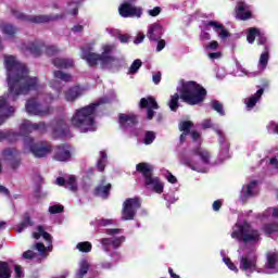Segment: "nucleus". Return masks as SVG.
I'll return each mask as SVG.
<instances>
[{
    "label": "nucleus",
    "instance_id": "8fccbe9b",
    "mask_svg": "<svg viewBox=\"0 0 278 278\" xmlns=\"http://www.w3.org/2000/svg\"><path fill=\"white\" fill-rule=\"evenodd\" d=\"M260 34V29L257 28H250L248 30L247 40L250 45H253L255 42V37Z\"/></svg>",
    "mask_w": 278,
    "mask_h": 278
},
{
    "label": "nucleus",
    "instance_id": "39448f33",
    "mask_svg": "<svg viewBox=\"0 0 278 278\" xmlns=\"http://www.w3.org/2000/svg\"><path fill=\"white\" fill-rule=\"evenodd\" d=\"M207 90L197 81H181L180 99L188 105H199L205 101Z\"/></svg>",
    "mask_w": 278,
    "mask_h": 278
},
{
    "label": "nucleus",
    "instance_id": "e433bc0d",
    "mask_svg": "<svg viewBox=\"0 0 278 278\" xmlns=\"http://www.w3.org/2000/svg\"><path fill=\"white\" fill-rule=\"evenodd\" d=\"M192 127V122H181L179 124V129L182 131L180 135V142H184L186 140V136L190 134V128Z\"/></svg>",
    "mask_w": 278,
    "mask_h": 278
},
{
    "label": "nucleus",
    "instance_id": "20e7f679",
    "mask_svg": "<svg viewBox=\"0 0 278 278\" xmlns=\"http://www.w3.org/2000/svg\"><path fill=\"white\" fill-rule=\"evenodd\" d=\"M211 163L212 154L202 147H197L190 153L180 156V164L188 166V168L195 170V173H207Z\"/></svg>",
    "mask_w": 278,
    "mask_h": 278
},
{
    "label": "nucleus",
    "instance_id": "a19ab883",
    "mask_svg": "<svg viewBox=\"0 0 278 278\" xmlns=\"http://www.w3.org/2000/svg\"><path fill=\"white\" fill-rule=\"evenodd\" d=\"M1 31L4 34V36H8L9 38H12L14 34H16V28L12 26L11 24H4L1 26Z\"/></svg>",
    "mask_w": 278,
    "mask_h": 278
},
{
    "label": "nucleus",
    "instance_id": "0e129e2a",
    "mask_svg": "<svg viewBox=\"0 0 278 278\" xmlns=\"http://www.w3.org/2000/svg\"><path fill=\"white\" fill-rule=\"evenodd\" d=\"M165 201H168L169 203H175L179 200V198H175L173 194L166 193L164 194Z\"/></svg>",
    "mask_w": 278,
    "mask_h": 278
},
{
    "label": "nucleus",
    "instance_id": "a211bd4d",
    "mask_svg": "<svg viewBox=\"0 0 278 278\" xmlns=\"http://www.w3.org/2000/svg\"><path fill=\"white\" fill-rule=\"evenodd\" d=\"M118 13L123 18H140L142 9L134 5L131 2H124L118 8Z\"/></svg>",
    "mask_w": 278,
    "mask_h": 278
},
{
    "label": "nucleus",
    "instance_id": "49530a36",
    "mask_svg": "<svg viewBox=\"0 0 278 278\" xmlns=\"http://www.w3.org/2000/svg\"><path fill=\"white\" fill-rule=\"evenodd\" d=\"M140 66H142V61L140 59L135 60L128 70V75H136L140 71Z\"/></svg>",
    "mask_w": 278,
    "mask_h": 278
},
{
    "label": "nucleus",
    "instance_id": "4c0bfd02",
    "mask_svg": "<svg viewBox=\"0 0 278 278\" xmlns=\"http://www.w3.org/2000/svg\"><path fill=\"white\" fill-rule=\"evenodd\" d=\"M105 164H108V153L105 151H100L97 162V168L98 170H100V173H103V170H105Z\"/></svg>",
    "mask_w": 278,
    "mask_h": 278
},
{
    "label": "nucleus",
    "instance_id": "37998d69",
    "mask_svg": "<svg viewBox=\"0 0 278 278\" xmlns=\"http://www.w3.org/2000/svg\"><path fill=\"white\" fill-rule=\"evenodd\" d=\"M106 31H109V34L111 36H117L118 40L123 43L126 45V42H129V36L128 35H121L118 34V30L116 29H110L108 28Z\"/></svg>",
    "mask_w": 278,
    "mask_h": 278
},
{
    "label": "nucleus",
    "instance_id": "ea45409f",
    "mask_svg": "<svg viewBox=\"0 0 278 278\" xmlns=\"http://www.w3.org/2000/svg\"><path fill=\"white\" fill-rule=\"evenodd\" d=\"M79 5H81L80 1H72L67 4V12L72 14V16H77L79 12Z\"/></svg>",
    "mask_w": 278,
    "mask_h": 278
},
{
    "label": "nucleus",
    "instance_id": "3c124183",
    "mask_svg": "<svg viewBox=\"0 0 278 278\" xmlns=\"http://www.w3.org/2000/svg\"><path fill=\"white\" fill-rule=\"evenodd\" d=\"M236 66L239 72H237L235 75L237 77H242L244 75H248V77H252V75H255V73H249L247 68L242 67L239 62H236Z\"/></svg>",
    "mask_w": 278,
    "mask_h": 278
},
{
    "label": "nucleus",
    "instance_id": "5701e85b",
    "mask_svg": "<svg viewBox=\"0 0 278 278\" xmlns=\"http://www.w3.org/2000/svg\"><path fill=\"white\" fill-rule=\"evenodd\" d=\"M73 157V148L68 144H62L54 150V160L56 162H70Z\"/></svg>",
    "mask_w": 278,
    "mask_h": 278
},
{
    "label": "nucleus",
    "instance_id": "7c9ffc66",
    "mask_svg": "<svg viewBox=\"0 0 278 278\" xmlns=\"http://www.w3.org/2000/svg\"><path fill=\"white\" fill-rule=\"evenodd\" d=\"M52 64L56 67V68H73V66H75V61H73V59H68V58H55L52 61Z\"/></svg>",
    "mask_w": 278,
    "mask_h": 278
},
{
    "label": "nucleus",
    "instance_id": "680f3d73",
    "mask_svg": "<svg viewBox=\"0 0 278 278\" xmlns=\"http://www.w3.org/2000/svg\"><path fill=\"white\" fill-rule=\"evenodd\" d=\"M257 45H266V36L258 30L257 34Z\"/></svg>",
    "mask_w": 278,
    "mask_h": 278
},
{
    "label": "nucleus",
    "instance_id": "f8f14e48",
    "mask_svg": "<svg viewBox=\"0 0 278 278\" xmlns=\"http://www.w3.org/2000/svg\"><path fill=\"white\" fill-rule=\"evenodd\" d=\"M22 50L24 53H30V55H34V58H38L45 51L47 55H55V53H59V49L55 46H46L42 43V41H33L28 43H24L22 46Z\"/></svg>",
    "mask_w": 278,
    "mask_h": 278
},
{
    "label": "nucleus",
    "instance_id": "dca6fc26",
    "mask_svg": "<svg viewBox=\"0 0 278 278\" xmlns=\"http://www.w3.org/2000/svg\"><path fill=\"white\" fill-rule=\"evenodd\" d=\"M138 210H140V200L138 198L127 199L123 203L122 220H134Z\"/></svg>",
    "mask_w": 278,
    "mask_h": 278
},
{
    "label": "nucleus",
    "instance_id": "aec40b11",
    "mask_svg": "<svg viewBox=\"0 0 278 278\" xmlns=\"http://www.w3.org/2000/svg\"><path fill=\"white\" fill-rule=\"evenodd\" d=\"M278 218V207H269L263 213V218ZM263 231L267 233V236H273L276 233L278 236V223L266 224L263 227Z\"/></svg>",
    "mask_w": 278,
    "mask_h": 278
},
{
    "label": "nucleus",
    "instance_id": "e2e57ef3",
    "mask_svg": "<svg viewBox=\"0 0 278 278\" xmlns=\"http://www.w3.org/2000/svg\"><path fill=\"white\" fill-rule=\"evenodd\" d=\"M152 81L157 86V84H160V81H162V73L157 72V73L153 74Z\"/></svg>",
    "mask_w": 278,
    "mask_h": 278
},
{
    "label": "nucleus",
    "instance_id": "a18cd8bd",
    "mask_svg": "<svg viewBox=\"0 0 278 278\" xmlns=\"http://www.w3.org/2000/svg\"><path fill=\"white\" fill-rule=\"evenodd\" d=\"M168 105L172 112H177V108H179V93H175L170 97Z\"/></svg>",
    "mask_w": 278,
    "mask_h": 278
},
{
    "label": "nucleus",
    "instance_id": "0eeeda50",
    "mask_svg": "<svg viewBox=\"0 0 278 278\" xmlns=\"http://www.w3.org/2000/svg\"><path fill=\"white\" fill-rule=\"evenodd\" d=\"M121 229H109L106 233L112 236L110 238H102L100 243L102 250L113 262H118L121 260V252L116 251L123 242H125V236L121 235Z\"/></svg>",
    "mask_w": 278,
    "mask_h": 278
},
{
    "label": "nucleus",
    "instance_id": "c85d7f7f",
    "mask_svg": "<svg viewBox=\"0 0 278 278\" xmlns=\"http://www.w3.org/2000/svg\"><path fill=\"white\" fill-rule=\"evenodd\" d=\"M262 94H264L263 88L258 89L255 93L245 98L244 103L248 112H251V110H253V108H255V105L260 103V100L262 99Z\"/></svg>",
    "mask_w": 278,
    "mask_h": 278
},
{
    "label": "nucleus",
    "instance_id": "58836bf2",
    "mask_svg": "<svg viewBox=\"0 0 278 278\" xmlns=\"http://www.w3.org/2000/svg\"><path fill=\"white\" fill-rule=\"evenodd\" d=\"M220 255H222L224 264H226V266H227V268H229V270H232V273H239V269L236 266V264H233V262H231V258L227 257V252H225V250L220 251Z\"/></svg>",
    "mask_w": 278,
    "mask_h": 278
},
{
    "label": "nucleus",
    "instance_id": "c756f323",
    "mask_svg": "<svg viewBox=\"0 0 278 278\" xmlns=\"http://www.w3.org/2000/svg\"><path fill=\"white\" fill-rule=\"evenodd\" d=\"M56 185L58 186H64L67 188V190H71L72 192H76L77 190V178L75 176H70L66 179L59 177L56 178Z\"/></svg>",
    "mask_w": 278,
    "mask_h": 278
},
{
    "label": "nucleus",
    "instance_id": "69168bd1",
    "mask_svg": "<svg viewBox=\"0 0 278 278\" xmlns=\"http://www.w3.org/2000/svg\"><path fill=\"white\" fill-rule=\"evenodd\" d=\"M206 49H210L211 51H216L218 49V41H211L207 46Z\"/></svg>",
    "mask_w": 278,
    "mask_h": 278
},
{
    "label": "nucleus",
    "instance_id": "72a5a7b5",
    "mask_svg": "<svg viewBox=\"0 0 278 278\" xmlns=\"http://www.w3.org/2000/svg\"><path fill=\"white\" fill-rule=\"evenodd\" d=\"M270 54L268 53V47H265V51L261 54L258 60V71H266Z\"/></svg>",
    "mask_w": 278,
    "mask_h": 278
},
{
    "label": "nucleus",
    "instance_id": "423d86ee",
    "mask_svg": "<svg viewBox=\"0 0 278 278\" xmlns=\"http://www.w3.org/2000/svg\"><path fill=\"white\" fill-rule=\"evenodd\" d=\"M230 236L233 240H237V242H244V244H255L261 240L260 231L251 227V224L244 220H238L235 224Z\"/></svg>",
    "mask_w": 278,
    "mask_h": 278
},
{
    "label": "nucleus",
    "instance_id": "338daca9",
    "mask_svg": "<svg viewBox=\"0 0 278 278\" xmlns=\"http://www.w3.org/2000/svg\"><path fill=\"white\" fill-rule=\"evenodd\" d=\"M223 207V200H217L213 202V210L214 212H218Z\"/></svg>",
    "mask_w": 278,
    "mask_h": 278
},
{
    "label": "nucleus",
    "instance_id": "6ab92c4d",
    "mask_svg": "<svg viewBox=\"0 0 278 278\" xmlns=\"http://www.w3.org/2000/svg\"><path fill=\"white\" fill-rule=\"evenodd\" d=\"M119 125L125 131L134 134V136H139V132L136 131V125H138V118L134 114H121L119 115Z\"/></svg>",
    "mask_w": 278,
    "mask_h": 278
},
{
    "label": "nucleus",
    "instance_id": "ddd939ff",
    "mask_svg": "<svg viewBox=\"0 0 278 278\" xmlns=\"http://www.w3.org/2000/svg\"><path fill=\"white\" fill-rule=\"evenodd\" d=\"M202 127L203 129H210L212 127V129L215 130V132L218 136V140H219V144H220V153H219V157L220 160H228L229 157V143L226 142L225 140V132H223V130L220 129V126L216 125V124H212V119H204L202 122Z\"/></svg>",
    "mask_w": 278,
    "mask_h": 278
},
{
    "label": "nucleus",
    "instance_id": "4468645a",
    "mask_svg": "<svg viewBox=\"0 0 278 278\" xmlns=\"http://www.w3.org/2000/svg\"><path fill=\"white\" fill-rule=\"evenodd\" d=\"M12 14L15 18L20 21H26V23H50V21H60V18L64 17V14H56V15H25L21 13V11L12 10Z\"/></svg>",
    "mask_w": 278,
    "mask_h": 278
},
{
    "label": "nucleus",
    "instance_id": "4d7b16f0",
    "mask_svg": "<svg viewBox=\"0 0 278 278\" xmlns=\"http://www.w3.org/2000/svg\"><path fill=\"white\" fill-rule=\"evenodd\" d=\"M164 177L169 184H177V177H175L170 172L165 170Z\"/></svg>",
    "mask_w": 278,
    "mask_h": 278
},
{
    "label": "nucleus",
    "instance_id": "6e6d98bb",
    "mask_svg": "<svg viewBox=\"0 0 278 278\" xmlns=\"http://www.w3.org/2000/svg\"><path fill=\"white\" fill-rule=\"evenodd\" d=\"M97 225L98 227H108L110 225H114V220L101 218V219H97Z\"/></svg>",
    "mask_w": 278,
    "mask_h": 278
},
{
    "label": "nucleus",
    "instance_id": "2eb2a0df",
    "mask_svg": "<svg viewBox=\"0 0 278 278\" xmlns=\"http://www.w3.org/2000/svg\"><path fill=\"white\" fill-rule=\"evenodd\" d=\"M33 238H35V240H39L40 238H43V240H46L47 245L39 242L36 243L35 248L38 250L40 257H47V251H51L53 242L51 239V235L45 231V228H42V226H38L36 231L33 232Z\"/></svg>",
    "mask_w": 278,
    "mask_h": 278
},
{
    "label": "nucleus",
    "instance_id": "2f4dec72",
    "mask_svg": "<svg viewBox=\"0 0 278 278\" xmlns=\"http://www.w3.org/2000/svg\"><path fill=\"white\" fill-rule=\"evenodd\" d=\"M54 132L58 136H68V124H66V119L62 118L56 122Z\"/></svg>",
    "mask_w": 278,
    "mask_h": 278
},
{
    "label": "nucleus",
    "instance_id": "bb28decb",
    "mask_svg": "<svg viewBox=\"0 0 278 278\" xmlns=\"http://www.w3.org/2000/svg\"><path fill=\"white\" fill-rule=\"evenodd\" d=\"M206 27H212V29H214L220 40H227V38H229L230 36L229 30L226 29L223 24L216 21H210L208 23H206Z\"/></svg>",
    "mask_w": 278,
    "mask_h": 278
},
{
    "label": "nucleus",
    "instance_id": "09e8293b",
    "mask_svg": "<svg viewBox=\"0 0 278 278\" xmlns=\"http://www.w3.org/2000/svg\"><path fill=\"white\" fill-rule=\"evenodd\" d=\"M29 226H31V220L29 219V216H25L23 222L17 226V233H23Z\"/></svg>",
    "mask_w": 278,
    "mask_h": 278
},
{
    "label": "nucleus",
    "instance_id": "f3484780",
    "mask_svg": "<svg viewBox=\"0 0 278 278\" xmlns=\"http://www.w3.org/2000/svg\"><path fill=\"white\" fill-rule=\"evenodd\" d=\"M26 112L33 116H47L51 114V106H42L36 98H33L26 102Z\"/></svg>",
    "mask_w": 278,
    "mask_h": 278
},
{
    "label": "nucleus",
    "instance_id": "4be33fe9",
    "mask_svg": "<svg viewBox=\"0 0 278 278\" xmlns=\"http://www.w3.org/2000/svg\"><path fill=\"white\" fill-rule=\"evenodd\" d=\"M262 270L263 275H275L278 273V252L267 253V261Z\"/></svg>",
    "mask_w": 278,
    "mask_h": 278
},
{
    "label": "nucleus",
    "instance_id": "1a4fd4ad",
    "mask_svg": "<svg viewBox=\"0 0 278 278\" xmlns=\"http://www.w3.org/2000/svg\"><path fill=\"white\" fill-rule=\"evenodd\" d=\"M239 268L244 273L245 277H251L253 273L263 274L261 267L257 266V255L253 251L239 250Z\"/></svg>",
    "mask_w": 278,
    "mask_h": 278
},
{
    "label": "nucleus",
    "instance_id": "cd10ccee",
    "mask_svg": "<svg viewBox=\"0 0 278 278\" xmlns=\"http://www.w3.org/2000/svg\"><path fill=\"white\" fill-rule=\"evenodd\" d=\"M163 34L164 28H162V25L154 23L148 27L147 37L149 38V40L157 41L160 40V38H162Z\"/></svg>",
    "mask_w": 278,
    "mask_h": 278
},
{
    "label": "nucleus",
    "instance_id": "79ce46f5",
    "mask_svg": "<svg viewBox=\"0 0 278 278\" xmlns=\"http://www.w3.org/2000/svg\"><path fill=\"white\" fill-rule=\"evenodd\" d=\"M76 249L80 251V253H90V251H92V243L88 241L79 242L77 243Z\"/></svg>",
    "mask_w": 278,
    "mask_h": 278
},
{
    "label": "nucleus",
    "instance_id": "f257e3e1",
    "mask_svg": "<svg viewBox=\"0 0 278 278\" xmlns=\"http://www.w3.org/2000/svg\"><path fill=\"white\" fill-rule=\"evenodd\" d=\"M4 66L7 68L9 94L0 97V127L4 125L8 118H12L16 112V108L10 104V101H16L21 94H27L31 90H40L38 78L29 76L27 66L13 55L4 56ZM47 124L43 122L31 123L24 119L20 125V132L14 130H0V142H16L18 136H27L31 131H45Z\"/></svg>",
    "mask_w": 278,
    "mask_h": 278
},
{
    "label": "nucleus",
    "instance_id": "5fc2aeb1",
    "mask_svg": "<svg viewBox=\"0 0 278 278\" xmlns=\"http://www.w3.org/2000/svg\"><path fill=\"white\" fill-rule=\"evenodd\" d=\"M268 134H277L278 136V123L277 122H269L267 125Z\"/></svg>",
    "mask_w": 278,
    "mask_h": 278
},
{
    "label": "nucleus",
    "instance_id": "9b49d317",
    "mask_svg": "<svg viewBox=\"0 0 278 278\" xmlns=\"http://www.w3.org/2000/svg\"><path fill=\"white\" fill-rule=\"evenodd\" d=\"M24 148L30 151L35 157H47L53 151L51 143L47 141L34 143V138L31 137L24 138Z\"/></svg>",
    "mask_w": 278,
    "mask_h": 278
},
{
    "label": "nucleus",
    "instance_id": "a878e982",
    "mask_svg": "<svg viewBox=\"0 0 278 278\" xmlns=\"http://www.w3.org/2000/svg\"><path fill=\"white\" fill-rule=\"evenodd\" d=\"M140 108H147L148 109V119L151 121L153 116L155 115V112L153 110H157L160 106L157 105V102L155 101V98L148 97L142 98L139 103Z\"/></svg>",
    "mask_w": 278,
    "mask_h": 278
},
{
    "label": "nucleus",
    "instance_id": "bf43d9fd",
    "mask_svg": "<svg viewBox=\"0 0 278 278\" xmlns=\"http://www.w3.org/2000/svg\"><path fill=\"white\" fill-rule=\"evenodd\" d=\"M36 252L31 250H27L26 252L23 253L24 260H36Z\"/></svg>",
    "mask_w": 278,
    "mask_h": 278
},
{
    "label": "nucleus",
    "instance_id": "412c9836",
    "mask_svg": "<svg viewBox=\"0 0 278 278\" xmlns=\"http://www.w3.org/2000/svg\"><path fill=\"white\" fill-rule=\"evenodd\" d=\"M257 180H250L245 185H243L241 191H240V199L244 201H249V199H253V197H256L257 192H260V189Z\"/></svg>",
    "mask_w": 278,
    "mask_h": 278
},
{
    "label": "nucleus",
    "instance_id": "f704fd0d",
    "mask_svg": "<svg viewBox=\"0 0 278 278\" xmlns=\"http://www.w3.org/2000/svg\"><path fill=\"white\" fill-rule=\"evenodd\" d=\"M112 188V185H100L96 188V195L100 197L101 199H108L110 197V189Z\"/></svg>",
    "mask_w": 278,
    "mask_h": 278
},
{
    "label": "nucleus",
    "instance_id": "de8ad7c7",
    "mask_svg": "<svg viewBox=\"0 0 278 278\" xmlns=\"http://www.w3.org/2000/svg\"><path fill=\"white\" fill-rule=\"evenodd\" d=\"M21 154L15 156V159H12L11 161L8 162V166L11 167L12 170H18L21 168Z\"/></svg>",
    "mask_w": 278,
    "mask_h": 278
},
{
    "label": "nucleus",
    "instance_id": "774afa93",
    "mask_svg": "<svg viewBox=\"0 0 278 278\" xmlns=\"http://www.w3.org/2000/svg\"><path fill=\"white\" fill-rule=\"evenodd\" d=\"M269 164L278 170V154L269 160Z\"/></svg>",
    "mask_w": 278,
    "mask_h": 278
},
{
    "label": "nucleus",
    "instance_id": "b1692460",
    "mask_svg": "<svg viewBox=\"0 0 278 278\" xmlns=\"http://www.w3.org/2000/svg\"><path fill=\"white\" fill-rule=\"evenodd\" d=\"M236 14L237 18H239L240 21H249V18H253L251 4H248L244 1L237 2Z\"/></svg>",
    "mask_w": 278,
    "mask_h": 278
},
{
    "label": "nucleus",
    "instance_id": "864d4df0",
    "mask_svg": "<svg viewBox=\"0 0 278 278\" xmlns=\"http://www.w3.org/2000/svg\"><path fill=\"white\" fill-rule=\"evenodd\" d=\"M61 212H64V206L60 204H54L49 207L50 214H61Z\"/></svg>",
    "mask_w": 278,
    "mask_h": 278
},
{
    "label": "nucleus",
    "instance_id": "c03bdc74",
    "mask_svg": "<svg viewBox=\"0 0 278 278\" xmlns=\"http://www.w3.org/2000/svg\"><path fill=\"white\" fill-rule=\"evenodd\" d=\"M211 108H212V110L217 112V114H219V116H225V109L223 108V103L218 102V100H213L211 102Z\"/></svg>",
    "mask_w": 278,
    "mask_h": 278
},
{
    "label": "nucleus",
    "instance_id": "393cba45",
    "mask_svg": "<svg viewBox=\"0 0 278 278\" xmlns=\"http://www.w3.org/2000/svg\"><path fill=\"white\" fill-rule=\"evenodd\" d=\"M85 91L86 90L79 86L71 87L64 91V100L67 101V103H75Z\"/></svg>",
    "mask_w": 278,
    "mask_h": 278
},
{
    "label": "nucleus",
    "instance_id": "f03ea898",
    "mask_svg": "<svg viewBox=\"0 0 278 278\" xmlns=\"http://www.w3.org/2000/svg\"><path fill=\"white\" fill-rule=\"evenodd\" d=\"M101 54L92 52L91 49H81L80 58L85 60L88 66H97L100 64L102 68H109L110 71L122 68L125 64V59H118L114 56L116 51L115 43H103L101 46Z\"/></svg>",
    "mask_w": 278,
    "mask_h": 278
},
{
    "label": "nucleus",
    "instance_id": "13d9d810",
    "mask_svg": "<svg viewBox=\"0 0 278 278\" xmlns=\"http://www.w3.org/2000/svg\"><path fill=\"white\" fill-rule=\"evenodd\" d=\"M14 273H15V278L25 277V273L23 271V267H21V265H14Z\"/></svg>",
    "mask_w": 278,
    "mask_h": 278
},
{
    "label": "nucleus",
    "instance_id": "603ef678",
    "mask_svg": "<svg viewBox=\"0 0 278 278\" xmlns=\"http://www.w3.org/2000/svg\"><path fill=\"white\" fill-rule=\"evenodd\" d=\"M154 141H155V132L147 131L143 137V143L153 144Z\"/></svg>",
    "mask_w": 278,
    "mask_h": 278
},
{
    "label": "nucleus",
    "instance_id": "9d476101",
    "mask_svg": "<svg viewBox=\"0 0 278 278\" xmlns=\"http://www.w3.org/2000/svg\"><path fill=\"white\" fill-rule=\"evenodd\" d=\"M53 77L54 79L50 81V88H52V90H55L56 96H52L51 93H47L46 96H39V99H43L45 103H53V101H58V99H60V94H62V88H64V85H62L61 81H73V76L62 71H54ZM58 79H60L61 81Z\"/></svg>",
    "mask_w": 278,
    "mask_h": 278
},
{
    "label": "nucleus",
    "instance_id": "6e6552de",
    "mask_svg": "<svg viewBox=\"0 0 278 278\" xmlns=\"http://www.w3.org/2000/svg\"><path fill=\"white\" fill-rule=\"evenodd\" d=\"M138 173H141L144 179L147 190L162 194L164 192V182L157 176H153V166L149 163H139L136 166Z\"/></svg>",
    "mask_w": 278,
    "mask_h": 278
},
{
    "label": "nucleus",
    "instance_id": "7ed1b4c3",
    "mask_svg": "<svg viewBox=\"0 0 278 278\" xmlns=\"http://www.w3.org/2000/svg\"><path fill=\"white\" fill-rule=\"evenodd\" d=\"M103 103H110V99L104 97L87 106L77 109L71 118L72 127L78 129L80 134L97 131V121L94 119L97 116L96 112L97 108H99V105H103Z\"/></svg>",
    "mask_w": 278,
    "mask_h": 278
},
{
    "label": "nucleus",
    "instance_id": "473e14b6",
    "mask_svg": "<svg viewBox=\"0 0 278 278\" xmlns=\"http://www.w3.org/2000/svg\"><path fill=\"white\" fill-rule=\"evenodd\" d=\"M17 155H21V152L18 150H16L15 148H8L2 152V160L4 162H10L16 159Z\"/></svg>",
    "mask_w": 278,
    "mask_h": 278
},
{
    "label": "nucleus",
    "instance_id": "052dcab7",
    "mask_svg": "<svg viewBox=\"0 0 278 278\" xmlns=\"http://www.w3.org/2000/svg\"><path fill=\"white\" fill-rule=\"evenodd\" d=\"M216 77L217 79H225L227 77V72L223 67H218L216 71Z\"/></svg>",
    "mask_w": 278,
    "mask_h": 278
},
{
    "label": "nucleus",
    "instance_id": "c9c22d12",
    "mask_svg": "<svg viewBox=\"0 0 278 278\" xmlns=\"http://www.w3.org/2000/svg\"><path fill=\"white\" fill-rule=\"evenodd\" d=\"M12 277V267L7 262H0V278Z\"/></svg>",
    "mask_w": 278,
    "mask_h": 278
}]
</instances>
